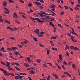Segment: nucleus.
Masks as SVG:
<instances>
[{
  "instance_id": "obj_1",
  "label": "nucleus",
  "mask_w": 80,
  "mask_h": 80,
  "mask_svg": "<svg viewBox=\"0 0 80 80\" xmlns=\"http://www.w3.org/2000/svg\"><path fill=\"white\" fill-rule=\"evenodd\" d=\"M4 10H5L6 11H4V13H5L6 14H7V15H9V12H10V11L9 10H8V8H4Z\"/></svg>"
},
{
  "instance_id": "obj_2",
  "label": "nucleus",
  "mask_w": 80,
  "mask_h": 80,
  "mask_svg": "<svg viewBox=\"0 0 80 80\" xmlns=\"http://www.w3.org/2000/svg\"><path fill=\"white\" fill-rule=\"evenodd\" d=\"M58 56L59 60H61V61H62L63 60V59H62V58H63V57L62 56V54H60L59 55H58Z\"/></svg>"
},
{
  "instance_id": "obj_3",
  "label": "nucleus",
  "mask_w": 80,
  "mask_h": 80,
  "mask_svg": "<svg viewBox=\"0 0 80 80\" xmlns=\"http://www.w3.org/2000/svg\"><path fill=\"white\" fill-rule=\"evenodd\" d=\"M64 74H65V75H68L69 77H71V75L67 72H64Z\"/></svg>"
},
{
  "instance_id": "obj_4",
  "label": "nucleus",
  "mask_w": 80,
  "mask_h": 80,
  "mask_svg": "<svg viewBox=\"0 0 80 80\" xmlns=\"http://www.w3.org/2000/svg\"><path fill=\"white\" fill-rule=\"evenodd\" d=\"M30 18L31 19V20H40L39 18Z\"/></svg>"
},
{
  "instance_id": "obj_5",
  "label": "nucleus",
  "mask_w": 80,
  "mask_h": 80,
  "mask_svg": "<svg viewBox=\"0 0 80 80\" xmlns=\"http://www.w3.org/2000/svg\"><path fill=\"white\" fill-rule=\"evenodd\" d=\"M34 32L35 33H37V34H39V30L38 28H36V31H34Z\"/></svg>"
},
{
  "instance_id": "obj_6",
  "label": "nucleus",
  "mask_w": 80,
  "mask_h": 80,
  "mask_svg": "<svg viewBox=\"0 0 80 80\" xmlns=\"http://www.w3.org/2000/svg\"><path fill=\"white\" fill-rule=\"evenodd\" d=\"M34 3H35V4H36L37 5H38V6H39V5H41V3H40V2H34Z\"/></svg>"
},
{
  "instance_id": "obj_7",
  "label": "nucleus",
  "mask_w": 80,
  "mask_h": 80,
  "mask_svg": "<svg viewBox=\"0 0 80 80\" xmlns=\"http://www.w3.org/2000/svg\"><path fill=\"white\" fill-rule=\"evenodd\" d=\"M52 76L53 77H54L57 78V79H58V76L57 75V74L55 73H53L52 74Z\"/></svg>"
},
{
  "instance_id": "obj_8",
  "label": "nucleus",
  "mask_w": 80,
  "mask_h": 80,
  "mask_svg": "<svg viewBox=\"0 0 80 80\" xmlns=\"http://www.w3.org/2000/svg\"><path fill=\"white\" fill-rule=\"evenodd\" d=\"M7 63L8 64H6V66L7 67H10V63L9 62H7Z\"/></svg>"
},
{
  "instance_id": "obj_9",
  "label": "nucleus",
  "mask_w": 80,
  "mask_h": 80,
  "mask_svg": "<svg viewBox=\"0 0 80 80\" xmlns=\"http://www.w3.org/2000/svg\"><path fill=\"white\" fill-rule=\"evenodd\" d=\"M55 65H57V67H58V69H59V70H61V67L59 66V65H58V64H57V63H55Z\"/></svg>"
},
{
  "instance_id": "obj_10",
  "label": "nucleus",
  "mask_w": 80,
  "mask_h": 80,
  "mask_svg": "<svg viewBox=\"0 0 80 80\" xmlns=\"http://www.w3.org/2000/svg\"><path fill=\"white\" fill-rule=\"evenodd\" d=\"M38 13L39 15H40V17H44V16H45L43 15V13H42L40 12V13Z\"/></svg>"
},
{
  "instance_id": "obj_11",
  "label": "nucleus",
  "mask_w": 80,
  "mask_h": 80,
  "mask_svg": "<svg viewBox=\"0 0 80 80\" xmlns=\"http://www.w3.org/2000/svg\"><path fill=\"white\" fill-rule=\"evenodd\" d=\"M24 65L25 67H27V68H28V67H29V65H28V64H26L25 63H24Z\"/></svg>"
},
{
  "instance_id": "obj_12",
  "label": "nucleus",
  "mask_w": 80,
  "mask_h": 80,
  "mask_svg": "<svg viewBox=\"0 0 80 80\" xmlns=\"http://www.w3.org/2000/svg\"><path fill=\"white\" fill-rule=\"evenodd\" d=\"M50 8H55V5L52 4L51 6H50Z\"/></svg>"
},
{
  "instance_id": "obj_13",
  "label": "nucleus",
  "mask_w": 80,
  "mask_h": 80,
  "mask_svg": "<svg viewBox=\"0 0 80 80\" xmlns=\"http://www.w3.org/2000/svg\"><path fill=\"white\" fill-rule=\"evenodd\" d=\"M72 67L73 68H75V69H76L77 70V68H75V64H72Z\"/></svg>"
},
{
  "instance_id": "obj_14",
  "label": "nucleus",
  "mask_w": 80,
  "mask_h": 80,
  "mask_svg": "<svg viewBox=\"0 0 80 80\" xmlns=\"http://www.w3.org/2000/svg\"><path fill=\"white\" fill-rule=\"evenodd\" d=\"M3 6H6L7 5V3L6 1H4L3 2Z\"/></svg>"
},
{
  "instance_id": "obj_15",
  "label": "nucleus",
  "mask_w": 80,
  "mask_h": 80,
  "mask_svg": "<svg viewBox=\"0 0 80 80\" xmlns=\"http://www.w3.org/2000/svg\"><path fill=\"white\" fill-rule=\"evenodd\" d=\"M49 24L50 25H52V27H54V24H53L52 23V22H49Z\"/></svg>"
},
{
  "instance_id": "obj_16",
  "label": "nucleus",
  "mask_w": 80,
  "mask_h": 80,
  "mask_svg": "<svg viewBox=\"0 0 80 80\" xmlns=\"http://www.w3.org/2000/svg\"><path fill=\"white\" fill-rule=\"evenodd\" d=\"M38 21L40 23H42L43 22H44V21H42V20H38Z\"/></svg>"
},
{
  "instance_id": "obj_17",
  "label": "nucleus",
  "mask_w": 80,
  "mask_h": 80,
  "mask_svg": "<svg viewBox=\"0 0 80 80\" xmlns=\"http://www.w3.org/2000/svg\"><path fill=\"white\" fill-rule=\"evenodd\" d=\"M51 49L53 50H56V51H57L58 50V49L57 48H52Z\"/></svg>"
},
{
  "instance_id": "obj_18",
  "label": "nucleus",
  "mask_w": 80,
  "mask_h": 80,
  "mask_svg": "<svg viewBox=\"0 0 80 80\" xmlns=\"http://www.w3.org/2000/svg\"><path fill=\"white\" fill-rule=\"evenodd\" d=\"M7 28V29H9V30H13V29L12 28H10V26H8Z\"/></svg>"
},
{
  "instance_id": "obj_19",
  "label": "nucleus",
  "mask_w": 80,
  "mask_h": 80,
  "mask_svg": "<svg viewBox=\"0 0 80 80\" xmlns=\"http://www.w3.org/2000/svg\"><path fill=\"white\" fill-rule=\"evenodd\" d=\"M28 7H32V3L31 2H29L28 4Z\"/></svg>"
},
{
  "instance_id": "obj_20",
  "label": "nucleus",
  "mask_w": 80,
  "mask_h": 80,
  "mask_svg": "<svg viewBox=\"0 0 80 80\" xmlns=\"http://www.w3.org/2000/svg\"><path fill=\"white\" fill-rule=\"evenodd\" d=\"M12 50H16V49H17V47H12Z\"/></svg>"
},
{
  "instance_id": "obj_21",
  "label": "nucleus",
  "mask_w": 80,
  "mask_h": 80,
  "mask_svg": "<svg viewBox=\"0 0 80 80\" xmlns=\"http://www.w3.org/2000/svg\"><path fill=\"white\" fill-rule=\"evenodd\" d=\"M30 72H31V73L33 74V75L35 74V71H34L31 70L30 71Z\"/></svg>"
},
{
  "instance_id": "obj_22",
  "label": "nucleus",
  "mask_w": 80,
  "mask_h": 80,
  "mask_svg": "<svg viewBox=\"0 0 80 80\" xmlns=\"http://www.w3.org/2000/svg\"><path fill=\"white\" fill-rule=\"evenodd\" d=\"M73 50H79V49L76 47H74Z\"/></svg>"
},
{
  "instance_id": "obj_23",
  "label": "nucleus",
  "mask_w": 80,
  "mask_h": 80,
  "mask_svg": "<svg viewBox=\"0 0 80 80\" xmlns=\"http://www.w3.org/2000/svg\"><path fill=\"white\" fill-rule=\"evenodd\" d=\"M5 22H6V23H8V24H10V21H5Z\"/></svg>"
},
{
  "instance_id": "obj_24",
  "label": "nucleus",
  "mask_w": 80,
  "mask_h": 80,
  "mask_svg": "<svg viewBox=\"0 0 80 80\" xmlns=\"http://www.w3.org/2000/svg\"><path fill=\"white\" fill-rule=\"evenodd\" d=\"M9 3H14V1H13L12 0H8Z\"/></svg>"
},
{
  "instance_id": "obj_25",
  "label": "nucleus",
  "mask_w": 80,
  "mask_h": 80,
  "mask_svg": "<svg viewBox=\"0 0 80 80\" xmlns=\"http://www.w3.org/2000/svg\"><path fill=\"white\" fill-rule=\"evenodd\" d=\"M33 38L35 42H37V38H35V37H33Z\"/></svg>"
},
{
  "instance_id": "obj_26",
  "label": "nucleus",
  "mask_w": 80,
  "mask_h": 80,
  "mask_svg": "<svg viewBox=\"0 0 80 80\" xmlns=\"http://www.w3.org/2000/svg\"><path fill=\"white\" fill-rule=\"evenodd\" d=\"M57 38L55 37H52L51 38V39L52 40V39H56Z\"/></svg>"
},
{
  "instance_id": "obj_27",
  "label": "nucleus",
  "mask_w": 80,
  "mask_h": 80,
  "mask_svg": "<svg viewBox=\"0 0 80 80\" xmlns=\"http://www.w3.org/2000/svg\"><path fill=\"white\" fill-rule=\"evenodd\" d=\"M65 55L67 56V57H69V54H68V52H67L65 54Z\"/></svg>"
},
{
  "instance_id": "obj_28",
  "label": "nucleus",
  "mask_w": 80,
  "mask_h": 80,
  "mask_svg": "<svg viewBox=\"0 0 80 80\" xmlns=\"http://www.w3.org/2000/svg\"><path fill=\"white\" fill-rule=\"evenodd\" d=\"M37 62L38 63H40V62H41V60L40 59H37Z\"/></svg>"
},
{
  "instance_id": "obj_29",
  "label": "nucleus",
  "mask_w": 80,
  "mask_h": 80,
  "mask_svg": "<svg viewBox=\"0 0 80 80\" xmlns=\"http://www.w3.org/2000/svg\"><path fill=\"white\" fill-rule=\"evenodd\" d=\"M15 68H16V70H18V71H20V69L18 68V67H17V66L15 67Z\"/></svg>"
},
{
  "instance_id": "obj_30",
  "label": "nucleus",
  "mask_w": 80,
  "mask_h": 80,
  "mask_svg": "<svg viewBox=\"0 0 80 80\" xmlns=\"http://www.w3.org/2000/svg\"><path fill=\"white\" fill-rule=\"evenodd\" d=\"M15 78L17 80H18L19 79V78L17 76H16L15 77Z\"/></svg>"
},
{
  "instance_id": "obj_31",
  "label": "nucleus",
  "mask_w": 80,
  "mask_h": 80,
  "mask_svg": "<svg viewBox=\"0 0 80 80\" xmlns=\"http://www.w3.org/2000/svg\"><path fill=\"white\" fill-rule=\"evenodd\" d=\"M62 68L64 69V70H65V68L64 67V65L62 64Z\"/></svg>"
},
{
  "instance_id": "obj_32",
  "label": "nucleus",
  "mask_w": 80,
  "mask_h": 80,
  "mask_svg": "<svg viewBox=\"0 0 80 80\" xmlns=\"http://www.w3.org/2000/svg\"><path fill=\"white\" fill-rule=\"evenodd\" d=\"M70 47L71 49V50H73V49H74V46H71Z\"/></svg>"
},
{
  "instance_id": "obj_33",
  "label": "nucleus",
  "mask_w": 80,
  "mask_h": 80,
  "mask_svg": "<svg viewBox=\"0 0 80 80\" xmlns=\"http://www.w3.org/2000/svg\"><path fill=\"white\" fill-rule=\"evenodd\" d=\"M3 73H4V74L5 75L6 74V73H7V71H6V70H4L3 71Z\"/></svg>"
},
{
  "instance_id": "obj_34",
  "label": "nucleus",
  "mask_w": 80,
  "mask_h": 80,
  "mask_svg": "<svg viewBox=\"0 0 80 80\" xmlns=\"http://www.w3.org/2000/svg\"><path fill=\"white\" fill-rule=\"evenodd\" d=\"M50 78V76L48 75L47 78V80H49V79Z\"/></svg>"
},
{
  "instance_id": "obj_35",
  "label": "nucleus",
  "mask_w": 80,
  "mask_h": 80,
  "mask_svg": "<svg viewBox=\"0 0 80 80\" xmlns=\"http://www.w3.org/2000/svg\"><path fill=\"white\" fill-rule=\"evenodd\" d=\"M44 33H45V32H41L40 33V34L41 35H43V34H44Z\"/></svg>"
},
{
  "instance_id": "obj_36",
  "label": "nucleus",
  "mask_w": 80,
  "mask_h": 80,
  "mask_svg": "<svg viewBox=\"0 0 80 80\" xmlns=\"http://www.w3.org/2000/svg\"><path fill=\"white\" fill-rule=\"evenodd\" d=\"M47 52L48 55L49 54V52H50V50H49L48 49L47 50Z\"/></svg>"
},
{
  "instance_id": "obj_37",
  "label": "nucleus",
  "mask_w": 80,
  "mask_h": 80,
  "mask_svg": "<svg viewBox=\"0 0 80 80\" xmlns=\"http://www.w3.org/2000/svg\"><path fill=\"white\" fill-rule=\"evenodd\" d=\"M18 53L17 52H14V55H18Z\"/></svg>"
},
{
  "instance_id": "obj_38",
  "label": "nucleus",
  "mask_w": 80,
  "mask_h": 80,
  "mask_svg": "<svg viewBox=\"0 0 80 80\" xmlns=\"http://www.w3.org/2000/svg\"><path fill=\"white\" fill-rule=\"evenodd\" d=\"M18 77H19V78H20L21 79H22V78H23V76H19Z\"/></svg>"
},
{
  "instance_id": "obj_39",
  "label": "nucleus",
  "mask_w": 80,
  "mask_h": 80,
  "mask_svg": "<svg viewBox=\"0 0 80 80\" xmlns=\"http://www.w3.org/2000/svg\"><path fill=\"white\" fill-rule=\"evenodd\" d=\"M7 50H9V51H11V50H12V49L10 48H7Z\"/></svg>"
},
{
  "instance_id": "obj_40",
  "label": "nucleus",
  "mask_w": 80,
  "mask_h": 80,
  "mask_svg": "<svg viewBox=\"0 0 80 80\" xmlns=\"http://www.w3.org/2000/svg\"><path fill=\"white\" fill-rule=\"evenodd\" d=\"M40 2L41 3H44V1H43V0H40Z\"/></svg>"
},
{
  "instance_id": "obj_41",
  "label": "nucleus",
  "mask_w": 80,
  "mask_h": 80,
  "mask_svg": "<svg viewBox=\"0 0 80 80\" xmlns=\"http://www.w3.org/2000/svg\"><path fill=\"white\" fill-rule=\"evenodd\" d=\"M38 36L39 37H43V35H42V34H38Z\"/></svg>"
},
{
  "instance_id": "obj_42",
  "label": "nucleus",
  "mask_w": 80,
  "mask_h": 80,
  "mask_svg": "<svg viewBox=\"0 0 80 80\" xmlns=\"http://www.w3.org/2000/svg\"><path fill=\"white\" fill-rule=\"evenodd\" d=\"M72 34L73 35H76V36H78L77 34H76L75 33V32H72Z\"/></svg>"
},
{
  "instance_id": "obj_43",
  "label": "nucleus",
  "mask_w": 80,
  "mask_h": 80,
  "mask_svg": "<svg viewBox=\"0 0 80 80\" xmlns=\"http://www.w3.org/2000/svg\"><path fill=\"white\" fill-rule=\"evenodd\" d=\"M71 38L72 40H73V38H74V37H73V35L71 36Z\"/></svg>"
},
{
  "instance_id": "obj_44",
  "label": "nucleus",
  "mask_w": 80,
  "mask_h": 80,
  "mask_svg": "<svg viewBox=\"0 0 80 80\" xmlns=\"http://www.w3.org/2000/svg\"><path fill=\"white\" fill-rule=\"evenodd\" d=\"M75 10H79V8H78L76 7H75V8H74Z\"/></svg>"
},
{
  "instance_id": "obj_45",
  "label": "nucleus",
  "mask_w": 80,
  "mask_h": 80,
  "mask_svg": "<svg viewBox=\"0 0 80 80\" xmlns=\"http://www.w3.org/2000/svg\"><path fill=\"white\" fill-rule=\"evenodd\" d=\"M19 2H21V3H24V1L23 0H19Z\"/></svg>"
},
{
  "instance_id": "obj_46",
  "label": "nucleus",
  "mask_w": 80,
  "mask_h": 80,
  "mask_svg": "<svg viewBox=\"0 0 80 80\" xmlns=\"http://www.w3.org/2000/svg\"><path fill=\"white\" fill-rule=\"evenodd\" d=\"M67 35L68 36H71L72 35V34H71L69 33H67Z\"/></svg>"
},
{
  "instance_id": "obj_47",
  "label": "nucleus",
  "mask_w": 80,
  "mask_h": 80,
  "mask_svg": "<svg viewBox=\"0 0 80 80\" xmlns=\"http://www.w3.org/2000/svg\"><path fill=\"white\" fill-rule=\"evenodd\" d=\"M66 48H67V49H69V46L67 45H66Z\"/></svg>"
},
{
  "instance_id": "obj_48",
  "label": "nucleus",
  "mask_w": 80,
  "mask_h": 80,
  "mask_svg": "<svg viewBox=\"0 0 80 80\" xmlns=\"http://www.w3.org/2000/svg\"><path fill=\"white\" fill-rule=\"evenodd\" d=\"M28 42V41L27 40H26L24 42V43H25L26 44H27V42Z\"/></svg>"
},
{
  "instance_id": "obj_49",
  "label": "nucleus",
  "mask_w": 80,
  "mask_h": 80,
  "mask_svg": "<svg viewBox=\"0 0 80 80\" xmlns=\"http://www.w3.org/2000/svg\"><path fill=\"white\" fill-rule=\"evenodd\" d=\"M10 75H11V76H12V77H14V74L13 73H10Z\"/></svg>"
},
{
  "instance_id": "obj_50",
  "label": "nucleus",
  "mask_w": 80,
  "mask_h": 80,
  "mask_svg": "<svg viewBox=\"0 0 80 80\" xmlns=\"http://www.w3.org/2000/svg\"><path fill=\"white\" fill-rule=\"evenodd\" d=\"M8 68V70H12V68L9 67Z\"/></svg>"
},
{
  "instance_id": "obj_51",
  "label": "nucleus",
  "mask_w": 80,
  "mask_h": 80,
  "mask_svg": "<svg viewBox=\"0 0 80 80\" xmlns=\"http://www.w3.org/2000/svg\"><path fill=\"white\" fill-rule=\"evenodd\" d=\"M43 65V67H46V68H47V67H48V66H47V65L45 64H44Z\"/></svg>"
},
{
  "instance_id": "obj_52",
  "label": "nucleus",
  "mask_w": 80,
  "mask_h": 80,
  "mask_svg": "<svg viewBox=\"0 0 80 80\" xmlns=\"http://www.w3.org/2000/svg\"><path fill=\"white\" fill-rule=\"evenodd\" d=\"M6 75H10V73L9 72H7L5 74Z\"/></svg>"
},
{
  "instance_id": "obj_53",
  "label": "nucleus",
  "mask_w": 80,
  "mask_h": 80,
  "mask_svg": "<svg viewBox=\"0 0 80 80\" xmlns=\"http://www.w3.org/2000/svg\"><path fill=\"white\" fill-rule=\"evenodd\" d=\"M21 16H22V17H23V18H26V17L25 16H24V15H21Z\"/></svg>"
},
{
  "instance_id": "obj_54",
  "label": "nucleus",
  "mask_w": 80,
  "mask_h": 80,
  "mask_svg": "<svg viewBox=\"0 0 80 80\" xmlns=\"http://www.w3.org/2000/svg\"><path fill=\"white\" fill-rule=\"evenodd\" d=\"M12 40H15V38L12 37H11L10 38Z\"/></svg>"
},
{
  "instance_id": "obj_55",
  "label": "nucleus",
  "mask_w": 80,
  "mask_h": 80,
  "mask_svg": "<svg viewBox=\"0 0 80 80\" xmlns=\"http://www.w3.org/2000/svg\"><path fill=\"white\" fill-rule=\"evenodd\" d=\"M72 41L73 42H77L76 40L75 39H73V40H72Z\"/></svg>"
},
{
  "instance_id": "obj_56",
  "label": "nucleus",
  "mask_w": 80,
  "mask_h": 80,
  "mask_svg": "<svg viewBox=\"0 0 80 80\" xmlns=\"http://www.w3.org/2000/svg\"><path fill=\"white\" fill-rule=\"evenodd\" d=\"M63 64H64V65H67V62H66L65 61H64L63 62Z\"/></svg>"
},
{
  "instance_id": "obj_57",
  "label": "nucleus",
  "mask_w": 80,
  "mask_h": 80,
  "mask_svg": "<svg viewBox=\"0 0 80 80\" xmlns=\"http://www.w3.org/2000/svg\"><path fill=\"white\" fill-rule=\"evenodd\" d=\"M50 18V17L49 16H46V17H45V18H48V19H49Z\"/></svg>"
},
{
  "instance_id": "obj_58",
  "label": "nucleus",
  "mask_w": 80,
  "mask_h": 80,
  "mask_svg": "<svg viewBox=\"0 0 80 80\" xmlns=\"http://www.w3.org/2000/svg\"><path fill=\"white\" fill-rule=\"evenodd\" d=\"M1 62L2 64H3V65H5V63H4L2 61H1Z\"/></svg>"
},
{
  "instance_id": "obj_59",
  "label": "nucleus",
  "mask_w": 80,
  "mask_h": 80,
  "mask_svg": "<svg viewBox=\"0 0 80 80\" xmlns=\"http://www.w3.org/2000/svg\"><path fill=\"white\" fill-rule=\"evenodd\" d=\"M0 20H3L2 17L1 16H0Z\"/></svg>"
},
{
  "instance_id": "obj_60",
  "label": "nucleus",
  "mask_w": 80,
  "mask_h": 80,
  "mask_svg": "<svg viewBox=\"0 0 80 80\" xmlns=\"http://www.w3.org/2000/svg\"><path fill=\"white\" fill-rule=\"evenodd\" d=\"M76 7H80V4H77L76 5Z\"/></svg>"
},
{
  "instance_id": "obj_61",
  "label": "nucleus",
  "mask_w": 80,
  "mask_h": 80,
  "mask_svg": "<svg viewBox=\"0 0 80 80\" xmlns=\"http://www.w3.org/2000/svg\"><path fill=\"white\" fill-rule=\"evenodd\" d=\"M39 46L41 47H44V46H43V45H42V44H39Z\"/></svg>"
},
{
  "instance_id": "obj_62",
  "label": "nucleus",
  "mask_w": 80,
  "mask_h": 80,
  "mask_svg": "<svg viewBox=\"0 0 80 80\" xmlns=\"http://www.w3.org/2000/svg\"><path fill=\"white\" fill-rule=\"evenodd\" d=\"M51 10L52 11H55V9L53 8V9H51Z\"/></svg>"
},
{
  "instance_id": "obj_63",
  "label": "nucleus",
  "mask_w": 80,
  "mask_h": 80,
  "mask_svg": "<svg viewBox=\"0 0 80 80\" xmlns=\"http://www.w3.org/2000/svg\"><path fill=\"white\" fill-rule=\"evenodd\" d=\"M64 8H65V9H68V7H67V6H64Z\"/></svg>"
},
{
  "instance_id": "obj_64",
  "label": "nucleus",
  "mask_w": 80,
  "mask_h": 80,
  "mask_svg": "<svg viewBox=\"0 0 80 80\" xmlns=\"http://www.w3.org/2000/svg\"><path fill=\"white\" fill-rule=\"evenodd\" d=\"M28 78L29 80H32V78H30V77L28 76Z\"/></svg>"
}]
</instances>
